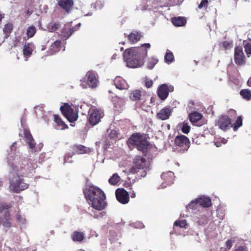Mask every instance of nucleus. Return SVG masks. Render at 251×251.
<instances>
[{
  "label": "nucleus",
  "mask_w": 251,
  "mask_h": 251,
  "mask_svg": "<svg viewBox=\"0 0 251 251\" xmlns=\"http://www.w3.org/2000/svg\"><path fill=\"white\" fill-rule=\"evenodd\" d=\"M150 43H145L140 47L131 48L125 50L123 54L124 59L129 68H137L144 64L147 56L148 50L151 48Z\"/></svg>",
  "instance_id": "f257e3e1"
},
{
  "label": "nucleus",
  "mask_w": 251,
  "mask_h": 251,
  "mask_svg": "<svg viewBox=\"0 0 251 251\" xmlns=\"http://www.w3.org/2000/svg\"><path fill=\"white\" fill-rule=\"evenodd\" d=\"M83 192L86 200L95 209L102 210L106 207V196L100 188L91 185L83 189Z\"/></svg>",
  "instance_id": "f03ea898"
},
{
  "label": "nucleus",
  "mask_w": 251,
  "mask_h": 251,
  "mask_svg": "<svg viewBox=\"0 0 251 251\" xmlns=\"http://www.w3.org/2000/svg\"><path fill=\"white\" fill-rule=\"evenodd\" d=\"M28 165L29 161L27 159L18 158L14 159L10 166L18 176H23L28 174L31 170Z\"/></svg>",
  "instance_id": "7ed1b4c3"
},
{
  "label": "nucleus",
  "mask_w": 251,
  "mask_h": 251,
  "mask_svg": "<svg viewBox=\"0 0 251 251\" xmlns=\"http://www.w3.org/2000/svg\"><path fill=\"white\" fill-rule=\"evenodd\" d=\"M174 145L180 151L184 152L188 151L190 146V141L185 135H177L174 140Z\"/></svg>",
  "instance_id": "20e7f679"
},
{
  "label": "nucleus",
  "mask_w": 251,
  "mask_h": 251,
  "mask_svg": "<svg viewBox=\"0 0 251 251\" xmlns=\"http://www.w3.org/2000/svg\"><path fill=\"white\" fill-rule=\"evenodd\" d=\"M60 110L62 115L70 122L73 123L77 120L78 115L75 113L71 105L68 103H64L62 105Z\"/></svg>",
  "instance_id": "39448f33"
},
{
  "label": "nucleus",
  "mask_w": 251,
  "mask_h": 251,
  "mask_svg": "<svg viewBox=\"0 0 251 251\" xmlns=\"http://www.w3.org/2000/svg\"><path fill=\"white\" fill-rule=\"evenodd\" d=\"M29 185L24 182L22 178L18 176V178L12 180L9 185V189L14 193H19L28 187Z\"/></svg>",
  "instance_id": "423d86ee"
},
{
  "label": "nucleus",
  "mask_w": 251,
  "mask_h": 251,
  "mask_svg": "<svg viewBox=\"0 0 251 251\" xmlns=\"http://www.w3.org/2000/svg\"><path fill=\"white\" fill-rule=\"evenodd\" d=\"M133 167L130 169V172L132 173L137 172V170H143L146 168L148 165V162L146 158L141 156H136L133 160Z\"/></svg>",
  "instance_id": "0eeeda50"
},
{
  "label": "nucleus",
  "mask_w": 251,
  "mask_h": 251,
  "mask_svg": "<svg viewBox=\"0 0 251 251\" xmlns=\"http://www.w3.org/2000/svg\"><path fill=\"white\" fill-rule=\"evenodd\" d=\"M216 125L224 131H226L232 126L231 119L227 115H222L217 120Z\"/></svg>",
  "instance_id": "6e6552de"
},
{
  "label": "nucleus",
  "mask_w": 251,
  "mask_h": 251,
  "mask_svg": "<svg viewBox=\"0 0 251 251\" xmlns=\"http://www.w3.org/2000/svg\"><path fill=\"white\" fill-rule=\"evenodd\" d=\"M234 62L237 66H243L246 64V57L240 46H236L234 49Z\"/></svg>",
  "instance_id": "1a4fd4ad"
},
{
  "label": "nucleus",
  "mask_w": 251,
  "mask_h": 251,
  "mask_svg": "<svg viewBox=\"0 0 251 251\" xmlns=\"http://www.w3.org/2000/svg\"><path fill=\"white\" fill-rule=\"evenodd\" d=\"M103 116V113L99 110H92L89 113L88 122L91 126H94L100 122Z\"/></svg>",
  "instance_id": "9d476101"
},
{
  "label": "nucleus",
  "mask_w": 251,
  "mask_h": 251,
  "mask_svg": "<svg viewBox=\"0 0 251 251\" xmlns=\"http://www.w3.org/2000/svg\"><path fill=\"white\" fill-rule=\"evenodd\" d=\"M117 201L122 204H126L129 201V194L124 188H118L115 192Z\"/></svg>",
  "instance_id": "9b49d317"
},
{
  "label": "nucleus",
  "mask_w": 251,
  "mask_h": 251,
  "mask_svg": "<svg viewBox=\"0 0 251 251\" xmlns=\"http://www.w3.org/2000/svg\"><path fill=\"white\" fill-rule=\"evenodd\" d=\"M172 112L173 110L170 107L166 106L161 109L159 112L157 113L156 117L158 119L161 120H166L170 118Z\"/></svg>",
  "instance_id": "f8f14e48"
},
{
  "label": "nucleus",
  "mask_w": 251,
  "mask_h": 251,
  "mask_svg": "<svg viewBox=\"0 0 251 251\" xmlns=\"http://www.w3.org/2000/svg\"><path fill=\"white\" fill-rule=\"evenodd\" d=\"M113 84L119 90H126L128 88L126 81L120 76H116L113 80Z\"/></svg>",
  "instance_id": "ddd939ff"
},
{
  "label": "nucleus",
  "mask_w": 251,
  "mask_h": 251,
  "mask_svg": "<svg viewBox=\"0 0 251 251\" xmlns=\"http://www.w3.org/2000/svg\"><path fill=\"white\" fill-rule=\"evenodd\" d=\"M144 138L140 133H133L129 138L128 143L130 145L136 147Z\"/></svg>",
  "instance_id": "4468645a"
},
{
  "label": "nucleus",
  "mask_w": 251,
  "mask_h": 251,
  "mask_svg": "<svg viewBox=\"0 0 251 251\" xmlns=\"http://www.w3.org/2000/svg\"><path fill=\"white\" fill-rule=\"evenodd\" d=\"M170 89L166 84H162L158 89V96L161 100H165L168 96Z\"/></svg>",
  "instance_id": "2eb2a0df"
},
{
  "label": "nucleus",
  "mask_w": 251,
  "mask_h": 251,
  "mask_svg": "<svg viewBox=\"0 0 251 251\" xmlns=\"http://www.w3.org/2000/svg\"><path fill=\"white\" fill-rule=\"evenodd\" d=\"M151 145L147 140L146 138H144L139 144H138L135 148L139 151H142L143 153H146L150 149Z\"/></svg>",
  "instance_id": "dca6fc26"
},
{
  "label": "nucleus",
  "mask_w": 251,
  "mask_h": 251,
  "mask_svg": "<svg viewBox=\"0 0 251 251\" xmlns=\"http://www.w3.org/2000/svg\"><path fill=\"white\" fill-rule=\"evenodd\" d=\"M87 83L89 86L92 88H95L97 86L98 80L96 78L95 74L91 71H89L87 74Z\"/></svg>",
  "instance_id": "f3484780"
},
{
  "label": "nucleus",
  "mask_w": 251,
  "mask_h": 251,
  "mask_svg": "<svg viewBox=\"0 0 251 251\" xmlns=\"http://www.w3.org/2000/svg\"><path fill=\"white\" fill-rule=\"evenodd\" d=\"M58 4L62 8L69 13L74 5L73 0H59Z\"/></svg>",
  "instance_id": "a211bd4d"
},
{
  "label": "nucleus",
  "mask_w": 251,
  "mask_h": 251,
  "mask_svg": "<svg viewBox=\"0 0 251 251\" xmlns=\"http://www.w3.org/2000/svg\"><path fill=\"white\" fill-rule=\"evenodd\" d=\"M198 205L202 207L207 208L211 205V201L209 197L202 196L196 199Z\"/></svg>",
  "instance_id": "6ab92c4d"
},
{
  "label": "nucleus",
  "mask_w": 251,
  "mask_h": 251,
  "mask_svg": "<svg viewBox=\"0 0 251 251\" xmlns=\"http://www.w3.org/2000/svg\"><path fill=\"white\" fill-rule=\"evenodd\" d=\"M76 29L75 27H65L63 28L60 32V36L62 38H64L65 39H67L69 38L73 33V32L75 31Z\"/></svg>",
  "instance_id": "aec40b11"
},
{
  "label": "nucleus",
  "mask_w": 251,
  "mask_h": 251,
  "mask_svg": "<svg viewBox=\"0 0 251 251\" xmlns=\"http://www.w3.org/2000/svg\"><path fill=\"white\" fill-rule=\"evenodd\" d=\"M11 215L9 211H8L5 213L3 217L0 219V223L3 226L9 228L11 226Z\"/></svg>",
  "instance_id": "412c9836"
},
{
  "label": "nucleus",
  "mask_w": 251,
  "mask_h": 251,
  "mask_svg": "<svg viewBox=\"0 0 251 251\" xmlns=\"http://www.w3.org/2000/svg\"><path fill=\"white\" fill-rule=\"evenodd\" d=\"M72 148L75 154H84L89 152V149L81 145H74Z\"/></svg>",
  "instance_id": "4be33fe9"
},
{
  "label": "nucleus",
  "mask_w": 251,
  "mask_h": 251,
  "mask_svg": "<svg viewBox=\"0 0 251 251\" xmlns=\"http://www.w3.org/2000/svg\"><path fill=\"white\" fill-rule=\"evenodd\" d=\"M62 47V42L60 40L55 41L50 47V54H53L60 50Z\"/></svg>",
  "instance_id": "5701e85b"
},
{
  "label": "nucleus",
  "mask_w": 251,
  "mask_h": 251,
  "mask_svg": "<svg viewBox=\"0 0 251 251\" xmlns=\"http://www.w3.org/2000/svg\"><path fill=\"white\" fill-rule=\"evenodd\" d=\"M141 37V34L136 31L131 32L127 36L128 41L131 43H137L140 40Z\"/></svg>",
  "instance_id": "b1692460"
},
{
  "label": "nucleus",
  "mask_w": 251,
  "mask_h": 251,
  "mask_svg": "<svg viewBox=\"0 0 251 251\" xmlns=\"http://www.w3.org/2000/svg\"><path fill=\"white\" fill-rule=\"evenodd\" d=\"M171 21L175 26H182L186 23V20L183 17H174L172 18Z\"/></svg>",
  "instance_id": "393cba45"
},
{
  "label": "nucleus",
  "mask_w": 251,
  "mask_h": 251,
  "mask_svg": "<svg viewBox=\"0 0 251 251\" xmlns=\"http://www.w3.org/2000/svg\"><path fill=\"white\" fill-rule=\"evenodd\" d=\"M142 91L140 90H134L129 93V98L132 101H137L141 99Z\"/></svg>",
  "instance_id": "a878e982"
},
{
  "label": "nucleus",
  "mask_w": 251,
  "mask_h": 251,
  "mask_svg": "<svg viewBox=\"0 0 251 251\" xmlns=\"http://www.w3.org/2000/svg\"><path fill=\"white\" fill-rule=\"evenodd\" d=\"M71 238L75 242H82L84 239V233L75 231L72 234Z\"/></svg>",
  "instance_id": "bb28decb"
},
{
  "label": "nucleus",
  "mask_w": 251,
  "mask_h": 251,
  "mask_svg": "<svg viewBox=\"0 0 251 251\" xmlns=\"http://www.w3.org/2000/svg\"><path fill=\"white\" fill-rule=\"evenodd\" d=\"M189 117L191 122L194 124L202 119V115L198 112H194L189 114Z\"/></svg>",
  "instance_id": "cd10ccee"
},
{
  "label": "nucleus",
  "mask_w": 251,
  "mask_h": 251,
  "mask_svg": "<svg viewBox=\"0 0 251 251\" xmlns=\"http://www.w3.org/2000/svg\"><path fill=\"white\" fill-rule=\"evenodd\" d=\"M53 117L54 122L56 123L60 129L64 130L68 128V126L62 120L58 115H54Z\"/></svg>",
  "instance_id": "c85d7f7f"
},
{
  "label": "nucleus",
  "mask_w": 251,
  "mask_h": 251,
  "mask_svg": "<svg viewBox=\"0 0 251 251\" xmlns=\"http://www.w3.org/2000/svg\"><path fill=\"white\" fill-rule=\"evenodd\" d=\"M25 142L27 143L29 148L32 150V151L35 152L40 151V149H38L36 147V144L33 137L30 138V140L28 139L25 141Z\"/></svg>",
  "instance_id": "c756f323"
},
{
  "label": "nucleus",
  "mask_w": 251,
  "mask_h": 251,
  "mask_svg": "<svg viewBox=\"0 0 251 251\" xmlns=\"http://www.w3.org/2000/svg\"><path fill=\"white\" fill-rule=\"evenodd\" d=\"M33 51L32 44L27 43L24 45L23 49V53L25 56H30L32 54Z\"/></svg>",
  "instance_id": "7c9ffc66"
},
{
  "label": "nucleus",
  "mask_w": 251,
  "mask_h": 251,
  "mask_svg": "<svg viewBox=\"0 0 251 251\" xmlns=\"http://www.w3.org/2000/svg\"><path fill=\"white\" fill-rule=\"evenodd\" d=\"M13 29V25L11 23L6 24L3 28V31L6 38L9 36Z\"/></svg>",
  "instance_id": "2f4dec72"
},
{
  "label": "nucleus",
  "mask_w": 251,
  "mask_h": 251,
  "mask_svg": "<svg viewBox=\"0 0 251 251\" xmlns=\"http://www.w3.org/2000/svg\"><path fill=\"white\" fill-rule=\"evenodd\" d=\"M240 94L244 99L250 100H251V91L249 89H243L240 92Z\"/></svg>",
  "instance_id": "473e14b6"
},
{
  "label": "nucleus",
  "mask_w": 251,
  "mask_h": 251,
  "mask_svg": "<svg viewBox=\"0 0 251 251\" xmlns=\"http://www.w3.org/2000/svg\"><path fill=\"white\" fill-rule=\"evenodd\" d=\"M242 117L241 116L238 117L235 122L234 123L232 126L233 127V129L234 131H237L238 129L242 126Z\"/></svg>",
  "instance_id": "72a5a7b5"
},
{
  "label": "nucleus",
  "mask_w": 251,
  "mask_h": 251,
  "mask_svg": "<svg viewBox=\"0 0 251 251\" xmlns=\"http://www.w3.org/2000/svg\"><path fill=\"white\" fill-rule=\"evenodd\" d=\"M120 180V177L116 173L114 174L113 176L109 179L108 182L110 184L115 185Z\"/></svg>",
  "instance_id": "f704fd0d"
},
{
  "label": "nucleus",
  "mask_w": 251,
  "mask_h": 251,
  "mask_svg": "<svg viewBox=\"0 0 251 251\" xmlns=\"http://www.w3.org/2000/svg\"><path fill=\"white\" fill-rule=\"evenodd\" d=\"M60 24L57 22L54 24H50L48 25V29L50 32H53L58 30L60 27Z\"/></svg>",
  "instance_id": "c9c22d12"
},
{
  "label": "nucleus",
  "mask_w": 251,
  "mask_h": 251,
  "mask_svg": "<svg viewBox=\"0 0 251 251\" xmlns=\"http://www.w3.org/2000/svg\"><path fill=\"white\" fill-rule=\"evenodd\" d=\"M100 210H98L95 209L92 210L93 214H91V215L94 218H100L103 217L105 214L106 212L104 211H100Z\"/></svg>",
  "instance_id": "e433bc0d"
},
{
  "label": "nucleus",
  "mask_w": 251,
  "mask_h": 251,
  "mask_svg": "<svg viewBox=\"0 0 251 251\" xmlns=\"http://www.w3.org/2000/svg\"><path fill=\"white\" fill-rule=\"evenodd\" d=\"M36 32V27L33 25H31V26L28 27V28H27V31H26V35H27L28 38H32V37L34 36V35H35Z\"/></svg>",
  "instance_id": "4c0bfd02"
},
{
  "label": "nucleus",
  "mask_w": 251,
  "mask_h": 251,
  "mask_svg": "<svg viewBox=\"0 0 251 251\" xmlns=\"http://www.w3.org/2000/svg\"><path fill=\"white\" fill-rule=\"evenodd\" d=\"M174 60V56L173 53L168 50L165 55V60L167 63H171Z\"/></svg>",
  "instance_id": "58836bf2"
},
{
  "label": "nucleus",
  "mask_w": 251,
  "mask_h": 251,
  "mask_svg": "<svg viewBox=\"0 0 251 251\" xmlns=\"http://www.w3.org/2000/svg\"><path fill=\"white\" fill-rule=\"evenodd\" d=\"M221 45L225 50H229L233 47V43L232 41H225L221 43Z\"/></svg>",
  "instance_id": "ea45409f"
},
{
  "label": "nucleus",
  "mask_w": 251,
  "mask_h": 251,
  "mask_svg": "<svg viewBox=\"0 0 251 251\" xmlns=\"http://www.w3.org/2000/svg\"><path fill=\"white\" fill-rule=\"evenodd\" d=\"M157 62L158 59L151 57L149 59L147 63V67L150 69H152Z\"/></svg>",
  "instance_id": "a19ab883"
},
{
  "label": "nucleus",
  "mask_w": 251,
  "mask_h": 251,
  "mask_svg": "<svg viewBox=\"0 0 251 251\" xmlns=\"http://www.w3.org/2000/svg\"><path fill=\"white\" fill-rule=\"evenodd\" d=\"M174 225V226H179L180 228H186L187 226L186 221L185 220H177L175 221Z\"/></svg>",
  "instance_id": "79ce46f5"
},
{
  "label": "nucleus",
  "mask_w": 251,
  "mask_h": 251,
  "mask_svg": "<svg viewBox=\"0 0 251 251\" xmlns=\"http://www.w3.org/2000/svg\"><path fill=\"white\" fill-rule=\"evenodd\" d=\"M24 140L25 141L27 140H30L33 136L30 132V131L28 128H25L24 129Z\"/></svg>",
  "instance_id": "37998d69"
},
{
  "label": "nucleus",
  "mask_w": 251,
  "mask_h": 251,
  "mask_svg": "<svg viewBox=\"0 0 251 251\" xmlns=\"http://www.w3.org/2000/svg\"><path fill=\"white\" fill-rule=\"evenodd\" d=\"M205 138V136L203 135H201L197 136L195 138H193V142L198 144H201L203 141H204V139Z\"/></svg>",
  "instance_id": "c03bdc74"
},
{
  "label": "nucleus",
  "mask_w": 251,
  "mask_h": 251,
  "mask_svg": "<svg viewBox=\"0 0 251 251\" xmlns=\"http://www.w3.org/2000/svg\"><path fill=\"white\" fill-rule=\"evenodd\" d=\"M190 130V126L188 125V123L184 122L182 127L181 128L182 132L184 134H188Z\"/></svg>",
  "instance_id": "a18cd8bd"
},
{
  "label": "nucleus",
  "mask_w": 251,
  "mask_h": 251,
  "mask_svg": "<svg viewBox=\"0 0 251 251\" xmlns=\"http://www.w3.org/2000/svg\"><path fill=\"white\" fill-rule=\"evenodd\" d=\"M245 50L248 57L251 55V43H248L245 45Z\"/></svg>",
  "instance_id": "49530a36"
},
{
  "label": "nucleus",
  "mask_w": 251,
  "mask_h": 251,
  "mask_svg": "<svg viewBox=\"0 0 251 251\" xmlns=\"http://www.w3.org/2000/svg\"><path fill=\"white\" fill-rule=\"evenodd\" d=\"M16 218L19 223L21 224L25 223L26 220L23 215H21L20 213H17L16 215Z\"/></svg>",
  "instance_id": "de8ad7c7"
},
{
  "label": "nucleus",
  "mask_w": 251,
  "mask_h": 251,
  "mask_svg": "<svg viewBox=\"0 0 251 251\" xmlns=\"http://www.w3.org/2000/svg\"><path fill=\"white\" fill-rule=\"evenodd\" d=\"M208 5V1L207 0H201L200 4L199 5L198 7L199 9H201L202 7L207 8Z\"/></svg>",
  "instance_id": "09e8293b"
},
{
  "label": "nucleus",
  "mask_w": 251,
  "mask_h": 251,
  "mask_svg": "<svg viewBox=\"0 0 251 251\" xmlns=\"http://www.w3.org/2000/svg\"><path fill=\"white\" fill-rule=\"evenodd\" d=\"M119 133L116 130H111L109 133V137L110 138H116L118 137Z\"/></svg>",
  "instance_id": "8fccbe9b"
},
{
  "label": "nucleus",
  "mask_w": 251,
  "mask_h": 251,
  "mask_svg": "<svg viewBox=\"0 0 251 251\" xmlns=\"http://www.w3.org/2000/svg\"><path fill=\"white\" fill-rule=\"evenodd\" d=\"M198 204L196 203V200L194 201H192L188 206H187V208L188 209H196L197 208Z\"/></svg>",
  "instance_id": "3c124183"
},
{
  "label": "nucleus",
  "mask_w": 251,
  "mask_h": 251,
  "mask_svg": "<svg viewBox=\"0 0 251 251\" xmlns=\"http://www.w3.org/2000/svg\"><path fill=\"white\" fill-rule=\"evenodd\" d=\"M145 86L147 88H149L152 86L153 81L152 80L150 79L149 78L146 77L145 78Z\"/></svg>",
  "instance_id": "603ef678"
},
{
  "label": "nucleus",
  "mask_w": 251,
  "mask_h": 251,
  "mask_svg": "<svg viewBox=\"0 0 251 251\" xmlns=\"http://www.w3.org/2000/svg\"><path fill=\"white\" fill-rule=\"evenodd\" d=\"M10 207V205L6 203H0V213L2 212L4 210L8 209Z\"/></svg>",
  "instance_id": "864d4df0"
},
{
  "label": "nucleus",
  "mask_w": 251,
  "mask_h": 251,
  "mask_svg": "<svg viewBox=\"0 0 251 251\" xmlns=\"http://www.w3.org/2000/svg\"><path fill=\"white\" fill-rule=\"evenodd\" d=\"M201 218L202 219V221L201 222L200 220L198 221V223H199L200 225H205L207 223V219L205 216H201Z\"/></svg>",
  "instance_id": "5fc2aeb1"
},
{
  "label": "nucleus",
  "mask_w": 251,
  "mask_h": 251,
  "mask_svg": "<svg viewBox=\"0 0 251 251\" xmlns=\"http://www.w3.org/2000/svg\"><path fill=\"white\" fill-rule=\"evenodd\" d=\"M233 251H248L246 247L239 246Z\"/></svg>",
  "instance_id": "6e6d98bb"
},
{
  "label": "nucleus",
  "mask_w": 251,
  "mask_h": 251,
  "mask_svg": "<svg viewBox=\"0 0 251 251\" xmlns=\"http://www.w3.org/2000/svg\"><path fill=\"white\" fill-rule=\"evenodd\" d=\"M228 113L231 116H235L237 114L236 111L232 109H229Z\"/></svg>",
  "instance_id": "4d7b16f0"
},
{
  "label": "nucleus",
  "mask_w": 251,
  "mask_h": 251,
  "mask_svg": "<svg viewBox=\"0 0 251 251\" xmlns=\"http://www.w3.org/2000/svg\"><path fill=\"white\" fill-rule=\"evenodd\" d=\"M226 247L227 249H230L232 247V241L230 240H228L226 242Z\"/></svg>",
  "instance_id": "13d9d810"
},
{
  "label": "nucleus",
  "mask_w": 251,
  "mask_h": 251,
  "mask_svg": "<svg viewBox=\"0 0 251 251\" xmlns=\"http://www.w3.org/2000/svg\"><path fill=\"white\" fill-rule=\"evenodd\" d=\"M130 196L132 198H134L135 197L136 194L133 191V193H131V192H130Z\"/></svg>",
  "instance_id": "bf43d9fd"
},
{
  "label": "nucleus",
  "mask_w": 251,
  "mask_h": 251,
  "mask_svg": "<svg viewBox=\"0 0 251 251\" xmlns=\"http://www.w3.org/2000/svg\"><path fill=\"white\" fill-rule=\"evenodd\" d=\"M248 85L249 86H251V78H250L248 81Z\"/></svg>",
  "instance_id": "052dcab7"
},
{
  "label": "nucleus",
  "mask_w": 251,
  "mask_h": 251,
  "mask_svg": "<svg viewBox=\"0 0 251 251\" xmlns=\"http://www.w3.org/2000/svg\"><path fill=\"white\" fill-rule=\"evenodd\" d=\"M215 145L216 146V147H220V146H221V144H220L219 142H216L215 143Z\"/></svg>",
  "instance_id": "680f3d73"
},
{
  "label": "nucleus",
  "mask_w": 251,
  "mask_h": 251,
  "mask_svg": "<svg viewBox=\"0 0 251 251\" xmlns=\"http://www.w3.org/2000/svg\"><path fill=\"white\" fill-rule=\"evenodd\" d=\"M32 12L29 10H27L26 11V14L27 15H31Z\"/></svg>",
  "instance_id": "e2e57ef3"
},
{
  "label": "nucleus",
  "mask_w": 251,
  "mask_h": 251,
  "mask_svg": "<svg viewBox=\"0 0 251 251\" xmlns=\"http://www.w3.org/2000/svg\"><path fill=\"white\" fill-rule=\"evenodd\" d=\"M4 18V14L0 13V22L1 20Z\"/></svg>",
  "instance_id": "0e129e2a"
},
{
  "label": "nucleus",
  "mask_w": 251,
  "mask_h": 251,
  "mask_svg": "<svg viewBox=\"0 0 251 251\" xmlns=\"http://www.w3.org/2000/svg\"><path fill=\"white\" fill-rule=\"evenodd\" d=\"M169 89H170V92H172L174 90V87L173 86H170L169 87Z\"/></svg>",
  "instance_id": "69168bd1"
},
{
  "label": "nucleus",
  "mask_w": 251,
  "mask_h": 251,
  "mask_svg": "<svg viewBox=\"0 0 251 251\" xmlns=\"http://www.w3.org/2000/svg\"><path fill=\"white\" fill-rule=\"evenodd\" d=\"M39 109V110H41V107H36L35 108V112H36V111Z\"/></svg>",
  "instance_id": "338daca9"
}]
</instances>
